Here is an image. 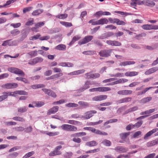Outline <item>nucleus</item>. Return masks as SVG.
<instances>
[{
	"label": "nucleus",
	"mask_w": 158,
	"mask_h": 158,
	"mask_svg": "<svg viewBox=\"0 0 158 158\" xmlns=\"http://www.w3.org/2000/svg\"><path fill=\"white\" fill-rule=\"evenodd\" d=\"M110 76L111 77H122L124 76V74L123 73H118L115 74H111Z\"/></svg>",
	"instance_id": "nucleus-41"
},
{
	"label": "nucleus",
	"mask_w": 158,
	"mask_h": 158,
	"mask_svg": "<svg viewBox=\"0 0 158 158\" xmlns=\"http://www.w3.org/2000/svg\"><path fill=\"white\" fill-rule=\"evenodd\" d=\"M8 70L10 72L16 74L21 75L22 77H24V73L21 70L14 67L9 68L8 69Z\"/></svg>",
	"instance_id": "nucleus-3"
},
{
	"label": "nucleus",
	"mask_w": 158,
	"mask_h": 158,
	"mask_svg": "<svg viewBox=\"0 0 158 158\" xmlns=\"http://www.w3.org/2000/svg\"><path fill=\"white\" fill-rule=\"evenodd\" d=\"M112 50V49L102 50L99 52V54L101 56L107 57L110 56Z\"/></svg>",
	"instance_id": "nucleus-7"
},
{
	"label": "nucleus",
	"mask_w": 158,
	"mask_h": 158,
	"mask_svg": "<svg viewBox=\"0 0 158 158\" xmlns=\"http://www.w3.org/2000/svg\"><path fill=\"white\" fill-rule=\"evenodd\" d=\"M62 147L61 145H59L56 147L55 149V151L56 152H58V155H60L61 154V152L59 150L62 148Z\"/></svg>",
	"instance_id": "nucleus-56"
},
{
	"label": "nucleus",
	"mask_w": 158,
	"mask_h": 158,
	"mask_svg": "<svg viewBox=\"0 0 158 158\" xmlns=\"http://www.w3.org/2000/svg\"><path fill=\"white\" fill-rule=\"evenodd\" d=\"M142 28L144 30H154V25L152 24H144L142 26Z\"/></svg>",
	"instance_id": "nucleus-22"
},
{
	"label": "nucleus",
	"mask_w": 158,
	"mask_h": 158,
	"mask_svg": "<svg viewBox=\"0 0 158 158\" xmlns=\"http://www.w3.org/2000/svg\"><path fill=\"white\" fill-rule=\"evenodd\" d=\"M96 113V111L95 110L87 111L85 113L84 115L81 116V118L86 119H89L94 115V114Z\"/></svg>",
	"instance_id": "nucleus-5"
},
{
	"label": "nucleus",
	"mask_w": 158,
	"mask_h": 158,
	"mask_svg": "<svg viewBox=\"0 0 158 158\" xmlns=\"http://www.w3.org/2000/svg\"><path fill=\"white\" fill-rule=\"evenodd\" d=\"M128 81V80L125 78H120L118 80L114 81L115 85L123 83Z\"/></svg>",
	"instance_id": "nucleus-32"
},
{
	"label": "nucleus",
	"mask_w": 158,
	"mask_h": 158,
	"mask_svg": "<svg viewBox=\"0 0 158 158\" xmlns=\"http://www.w3.org/2000/svg\"><path fill=\"white\" fill-rule=\"evenodd\" d=\"M34 153L35 152L34 151L29 152L23 156V158H28L34 154Z\"/></svg>",
	"instance_id": "nucleus-50"
},
{
	"label": "nucleus",
	"mask_w": 158,
	"mask_h": 158,
	"mask_svg": "<svg viewBox=\"0 0 158 158\" xmlns=\"http://www.w3.org/2000/svg\"><path fill=\"white\" fill-rule=\"evenodd\" d=\"M73 155V153L71 152H66L64 154V158H70Z\"/></svg>",
	"instance_id": "nucleus-47"
},
{
	"label": "nucleus",
	"mask_w": 158,
	"mask_h": 158,
	"mask_svg": "<svg viewBox=\"0 0 158 158\" xmlns=\"http://www.w3.org/2000/svg\"><path fill=\"white\" fill-rule=\"evenodd\" d=\"M40 35H35L34 36L30 37L29 38V40H36L37 39H39Z\"/></svg>",
	"instance_id": "nucleus-53"
},
{
	"label": "nucleus",
	"mask_w": 158,
	"mask_h": 158,
	"mask_svg": "<svg viewBox=\"0 0 158 158\" xmlns=\"http://www.w3.org/2000/svg\"><path fill=\"white\" fill-rule=\"evenodd\" d=\"M60 23L61 25L65 26L66 27H69L72 26V23L69 22H67L64 21H60Z\"/></svg>",
	"instance_id": "nucleus-37"
},
{
	"label": "nucleus",
	"mask_w": 158,
	"mask_h": 158,
	"mask_svg": "<svg viewBox=\"0 0 158 158\" xmlns=\"http://www.w3.org/2000/svg\"><path fill=\"white\" fill-rule=\"evenodd\" d=\"M92 84H93L91 81H86L85 82L84 85L79 89V92H81L84 91L85 90L89 89L90 87V85H91Z\"/></svg>",
	"instance_id": "nucleus-11"
},
{
	"label": "nucleus",
	"mask_w": 158,
	"mask_h": 158,
	"mask_svg": "<svg viewBox=\"0 0 158 158\" xmlns=\"http://www.w3.org/2000/svg\"><path fill=\"white\" fill-rule=\"evenodd\" d=\"M158 70V67H155L150 69L146 71L144 74L146 75L150 74L152 73L155 72Z\"/></svg>",
	"instance_id": "nucleus-20"
},
{
	"label": "nucleus",
	"mask_w": 158,
	"mask_h": 158,
	"mask_svg": "<svg viewBox=\"0 0 158 158\" xmlns=\"http://www.w3.org/2000/svg\"><path fill=\"white\" fill-rule=\"evenodd\" d=\"M68 16L67 14H59L55 16L56 18L60 19H64L66 18Z\"/></svg>",
	"instance_id": "nucleus-30"
},
{
	"label": "nucleus",
	"mask_w": 158,
	"mask_h": 158,
	"mask_svg": "<svg viewBox=\"0 0 158 158\" xmlns=\"http://www.w3.org/2000/svg\"><path fill=\"white\" fill-rule=\"evenodd\" d=\"M2 86L5 89H14L17 87L18 86V85L17 83H8L3 85Z\"/></svg>",
	"instance_id": "nucleus-9"
},
{
	"label": "nucleus",
	"mask_w": 158,
	"mask_h": 158,
	"mask_svg": "<svg viewBox=\"0 0 158 158\" xmlns=\"http://www.w3.org/2000/svg\"><path fill=\"white\" fill-rule=\"evenodd\" d=\"M60 127L62 130L67 131H76L77 129L76 127L68 124H64Z\"/></svg>",
	"instance_id": "nucleus-2"
},
{
	"label": "nucleus",
	"mask_w": 158,
	"mask_h": 158,
	"mask_svg": "<svg viewBox=\"0 0 158 158\" xmlns=\"http://www.w3.org/2000/svg\"><path fill=\"white\" fill-rule=\"evenodd\" d=\"M24 131L27 133L31 132L32 131V128L31 126H30L25 128Z\"/></svg>",
	"instance_id": "nucleus-64"
},
{
	"label": "nucleus",
	"mask_w": 158,
	"mask_h": 158,
	"mask_svg": "<svg viewBox=\"0 0 158 158\" xmlns=\"http://www.w3.org/2000/svg\"><path fill=\"white\" fill-rule=\"evenodd\" d=\"M44 11V10L42 9H38L36 10H34L32 13L31 15L33 16H37L38 15Z\"/></svg>",
	"instance_id": "nucleus-24"
},
{
	"label": "nucleus",
	"mask_w": 158,
	"mask_h": 158,
	"mask_svg": "<svg viewBox=\"0 0 158 158\" xmlns=\"http://www.w3.org/2000/svg\"><path fill=\"white\" fill-rule=\"evenodd\" d=\"M152 99V98L151 97H148L142 99L139 101V102L141 104H144L150 102Z\"/></svg>",
	"instance_id": "nucleus-26"
},
{
	"label": "nucleus",
	"mask_w": 158,
	"mask_h": 158,
	"mask_svg": "<svg viewBox=\"0 0 158 158\" xmlns=\"http://www.w3.org/2000/svg\"><path fill=\"white\" fill-rule=\"evenodd\" d=\"M114 33L111 32H106L102 34L101 35L98 36V38L100 39H103L110 37L114 35Z\"/></svg>",
	"instance_id": "nucleus-14"
},
{
	"label": "nucleus",
	"mask_w": 158,
	"mask_h": 158,
	"mask_svg": "<svg viewBox=\"0 0 158 158\" xmlns=\"http://www.w3.org/2000/svg\"><path fill=\"white\" fill-rule=\"evenodd\" d=\"M34 23V19H31L30 20L28 21L25 23V25L27 26H31Z\"/></svg>",
	"instance_id": "nucleus-61"
},
{
	"label": "nucleus",
	"mask_w": 158,
	"mask_h": 158,
	"mask_svg": "<svg viewBox=\"0 0 158 158\" xmlns=\"http://www.w3.org/2000/svg\"><path fill=\"white\" fill-rule=\"evenodd\" d=\"M93 38V36L92 35L85 36L83 39L78 41V44L79 45H81L86 44L90 41Z\"/></svg>",
	"instance_id": "nucleus-6"
},
{
	"label": "nucleus",
	"mask_w": 158,
	"mask_h": 158,
	"mask_svg": "<svg viewBox=\"0 0 158 158\" xmlns=\"http://www.w3.org/2000/svg\"><path fill=\"white\" fill-rule=\"evenodd\" d=\"M135 62L133 61H125L119 63V65L120 66H126L127 65L133 64Z\"/></svg>",
	"instance_id": "nucleus-23"
},
{
	"label": "nucleus",
	"mask_w": 158,
	"mask_h": 158,
	"mask_svg": "<svg viewBox=\"0 0 158 158\" xmlns=\"http://www.w3.org/2000/svg\"><path fill=\"white\" fill-rule=\"evenodd\" d=\"M132 93V91L131 90L127 89L122 90L118 91L117 92L118 94L121 95H127L131 94Z\"/></svg>",
	"instance_id": "nucleus-18"
},
{
	"label": "nucleus",
	"mask_w": 158,
	"mask_h": 158,
	"mask_svg": "<svg viewBox=\"0 0 158 158\" xmlns=\"http://www.w3.org/2000/svg\"><path fill=\"white\" fill-rule=\"evenodd\" d=\"M28 109V107L26 106L20 107L18 108V112L20 113H23L26 112Z\"/></svg>",
	"instance_id": "nucleus-29"
},
{
	"label": "nucleus",
	"mask_w": 158,
	"mask_h": 158,
	"mask_svg": "<svg viewBox=\"0 0 158 158\" xmlns=\"http://www.w3.org/2000/svg\"><path fill=\"white\" fill-rule=\"evenodd\" d=\"M98 25H103L106 24L108 23V20L106 18L101 19L98 20Z\"/></svg>",
	"instance_id": "nucleus-31"
},
{
	"label": "nucleus",
	"mask_w": 158,
	"mask_h": 158,
	"mask_svg": "<svg viewBox=\"0 0 158 158\" xmlns=\"http://www.w3.org/2000/svg\"><path fill=\"white\" fill-rule=\"evenodd\" d=\"M52 118H54L56 119H59L61 121H64V119L62 117H60L57 115H52L51 116Z\"/></svg>",
	"instance_id": "nucleus-59"
},
{
	"label": "nucleus",
	"mask_w": 158,
	"mask_h": 158,
	"mask_svg": "<svg viewBox=\"0 0 158 158\" xmlns=\"http://www.w3.org/2000/svg\"><path fill=\"white\" fill-rule=\"evenodd\" d=\"M102 143L104 145L106 146H110L111 145V143L109 140L105 139L102 141Z\"/></svg>",
	"instance_id": "nucleus-44"
},
{
	"label": "nucleus",
	"mask_w": 158,
	"mask_h": 158,
	"mask_svg": "<svg viewBox=\"0 0 158 158\" xmlns=\"http://www.w3.org/2000/svg\"><path fill=\"white\" fill-rule=\"evenodd\" d=\"M114 13H115L118 14L122 15L127 16L128 15H132L133 14L131 13H129L127 12H124L120 11H115Z\"/></svg>",
	"instance_id": "nucleus-38"
},
{
	"label": "nucleus",
	"mask_w": 158,
	"mask_h": 158,
	"mask_svg": "<svg viewBox=\"0 0 158 158\" xmlns=\"http://www.w3.org/2000/svg\"><path fill=\"white\" fill-rule=\"evenodd\" d=\"M158 131V128H155L153 129L152 130L150 131L147 133L144 137V139H147L148 137L151 136L152 134Z\"/></svg>",
	"instance_id": "nucleus-16"
},
{
	"label": "nucleus",
	"mask_w": 158,
	"mask_h": 158,
	"mask_svg": "<svg viewBox=\"0 0 158 158\" xmlns=\"http://www.w3.org/2000/svg\"><path fill=\"white\" fill-rule=\"evenodd\" d=\"M117 19V18L112 19L111 18H108V20L111 23H116Z\"/></svg>",
	"instance_id": "nucleus-63"
},
{
	"label": "nucleus",
	"mask_w": 158,
	"mask_h": 158,
	"mask_svg": "<svg viewBox=\"0 0 158 158\" xmlns=\"http://www.w3.org/2000/svg\"><path fill=\"white\" fill-rule=\"evenodd\" d=\"M81 38V36L80 35H77L74 36L73 39L72 40L75 42L76 41H77L80 40Z\"/></svg>",
	"instance_id": "nucleus-55"
},
{
	"label": "nucleus",
	"mask_w": 158,
	"mask_h": 158,
	"mask_svg": "<svg viewBox=\"0 0 158 158\" xmlns=\"http://www.w3.org/2000/svg\"><path fill=\"white\" fill-rule=\"evenodd\" d=\"M138 109V107L137 106L130 108L125 111V114H127L129 112H133L137 110Z\"/></svg>",
	"instance_id": "nucleus-35"
},
{
	"label": "nucleus",
	"mask_w": 158,
	"mask_h": 158,
	"mask_svg": "<svg viewBox=\"0 0 158 158\" xmlns=\"http://www.w3.org/2000/svg\"><path fill=\"white\" fill-rule=\"evenodd\" d=\"M94 133L99 135H108L107 133L105 132L96 129L95 130Z\"/></svg>",
	"instance_id": "nucleus-40"
},
{
	"label": "nucleus",
	"mask_w": 158,
	"mask_h": 158,
	"mask_svg": "<svg viewBox=\"0 0 158 158\" xmlns=\"http://www.w3.org/2000/svg\"><path fill=\"white\" fill-rule=\"evenodd\" d=\"M96 52L91 50L84 51L82 52V53L85 55H93L95 54Z\"/></svg>",
	"instance_id": "nucleus-42"
},
{
	"label": "nucleus",
	"mask_w": 158,
	"mask_h": 158,
	"mask_svg": "<svg viewBox=\"0 0 158 158\" xmlns=\"http://www.w3.org/2000/svg\"><path fill=\"white\" fill-rule=\"evenodd\" d=\"M78 106V104H77L71 102L65 104V106L68 107H77Z\"/></svg>",
	"instance_id": "nucleus-39"
},
{
	"label": "nucleus",
	"mask_w": 158,
	"mask_h": 158,
	"mask_svg": "<svg viewBox=\"0 0 158 158\" xmlns=\"http://www.w3.org/2000/svg\"><path fill=\"white\" fill-rule=\"evenodd\" d=\"M16 45V41H11V40H8L4 41L2 44V46H13Z\"/></svg>",
	"instance_id": "nucleus-13"
},
{
	"label": "nucleus",
	"mask_w": 158,
	"mask_h": 158,
	"mask_svg": "<svg viewBox=\"0 0 158 158\" xmlns=\"http://www.w3.org/2000/svg\"><path fill=\"white\" fill-rule=\"evenodd\" d=\"M98 143L94 140H93L88 142H86L85 143V145L86 146H89V147H93L97 145Z\"/></svg>",
	"instance_id": "nucleus-33"
},
{
	"label": "nucleus",
	"mask_w": 158,
	"mask_h": 158,
	"mask_svg": "<svg viewBox=\"0 0 158 158\" xmlns=\"http://www.w3.org/2000/svg\"><path fill=\"white\" fill-rule=\"evenodd\" d=\"M130 134L129 132L122 133L120 135V137L122 139L124 140Z\"/></svg>",
	"instance_id": "nucleus-34"
},
{
	"label": "nucleus",
	"mask_w": 158,
	"mask_h": 158,
	"mask_svg": "<svg viewBox=\"0 0 158 158\" xmlns=\"http://www.w3.org/2000/svg\"><path fill=\"white\" fill-rule=\"evenodd\" d=\"M12 119L14 120L21 122H24L25 120L23 118L20 117H15L13 118Z\"/></svg>",
	"instance_id": "nucleus-43"
},
{
	"label": "nucleus",
	"mask_w": 158,
	"mask_h": 158,
	"mask_svg": "<svg viewBox=\"0 0 158 158\" xmlns=\"http://www.w3.org/2000/svg\"><path fill=\"white\" fill-rule=\"evenodd\" d=\"M63 75L62 73H56L51 76V79H53L59 77H60L62 76Z\"/></svg>",
	"instance_id": "nucleus-45"
},
{
	"label": "nucleus",
	"mask_w": 158,
	"mask_h": 158,
	"mask_svg": "<svg viewBox=\"0 0 158 158\" xmlns=\"http://www.w3.org/2000/svg\"><path fill=\"white\" fill-rule=\"evenodd\" d=\"M114 150L117 152L123 153L127 152L128 150V148L124 146H118L116 147Z\"/></svg>",
	"instance_id": "nucleus-8"
},
{
	"label": "nucleus",
	"mask_w": 158,
	"mask_h": 158,
	"mask_svg": "<svg viewBox=\"0 0 158 158\" xmlns=\"http://www.w3.org/2000/svg\"><path fill=\"white\" fill-rule=\"evenodd\" d=\"M41 132L44 134H45L50 136H54L58 135L59 132L58 131L55 132H48L46 131H41Z\"/></svg>",
	"instance_id": "nucleus-25"
},
{
	"label": "nucleus",
	"mask_w": 158,
	"mask_h": 158,
	"mask_svg": "<svg viewBox=\"0 0 158 158\" xmlns=\"http://www.w3.org/2000/svg\"><path fill=\"white\" fill-rule=\"evenodd\" d=\"M31 57H34L37 55V51L35 50L31 51L27 53Z\"/></svg>",
	"instance_id": "nucleus-46"
},
{
	"label": "nucleus",
	"mask_w": 158,
	"mask_h": 158,
	"mask_svg": "<svg viewBox=\"0 0 158 158\" xmlns=\"http://www.w3.org/2000/svg\"><path fill=\"white\" fill-rule=\"evenodd\" d=\"M43 59L41 57H36L30 61L28 64L30 65H33L38 63H41L43 61Z\"/></svg>",
	"instance_id": "nucleus-10"
},
{
	"label": "nucleus",
	"mask_w": 158,
	"mask_h": 158,
	"mask_svg": "<svg viewBox=\"0 0 158 158\" xmlns=\"http://www.w3.org/2000/svg\"><path fill=\"white\" fill-rule=\"evenodd\" d=\"M111 90L110 88L107 87H98L94 88L89 89V91L90 92H94L95 91L99 92H106Z\"/></svg>",
	"instance_id": "nucleus-4"
},
{
	"label": "nucleus",
	"mask_w": 158,
	"mask_h": 158,
	"mask_svg": "<svg viewBox=\"0 0 158 158\" xmlns=\"http://www.w3.org/2000/svg\"><path fill=\"white\" fill-rule=\"evenodd\" d=\"M17 94L20 95H27L28 93L24 90H16Z\"/></svg>",
	"instance_id": "nucleus-48"
},
{
	"label": "nucleus",
	"mask_w": 158,
	"mask_h": 158,
	"mask_svg": "<svg viewBox=\"0 0 158 158\" xmlns=\"http://www.w3.org/2000/svg\"><path fill=\"white\" fill-rule=\"evenodd\" d=\"M3 95L0 96V102L7 98L8 96L15 97L17 94L16 90L13 92H4L3 93Z\"/></svg>",
	"instance_id": "nucleus-1"
},
{
	"label": "nucleus",
	"mask_w": 158,
	"mask_h": 158,
	"mask_svg": "<svg viewBox=\"0 0 158 158\" xmlns=\"http://www.w3.org/2000/svg\"><path fill=\"white\" fill-rule=\"evenodd\" d=\"M67 123L71 124L74 125H76L78 123H80L79 122L71 120H68V121Z\"/></svg>",
	"instance_id": "nucleus-49"
},
{
	"label": "nucleus",
	"mask_w": 158,
	"mask_h": 158,
	"mask_svg": "<svg viewBox=\"0 0 158 158\" xmlns=\"http://www.w3.org/2000/svg\"><path fill=\"white\" fill-rule=\"evenodd\" d=\"M139 72L135 71H128L125 73L124 75L127 77H133L138 75Z\"/></svg>",
	"instance_id": "nucleus-21"
},
{
	"label": "nucleus",
	"mask_w": 158,
	"mask_h": 158,
	"mask_svg": "<svg viewBox=\"0 0 158 158\" xmlns=\"http://www.w3.org/2000/svg\"><path fill=\"white\" fill-rule=\"evenodd\" d=\"M44 104V103L43 102H37L35 103V106L37 107H40L43 106Z\"/></svg>",
	"instance_id": "nucleus-54"
},
{
	"label": "nucleus",
	"mask_w": 158,
	"mask_h": 158,
	"mask_svg": "<svg viewBox=\"0 0 158 158\" xmlns=\"http://www.w3.org/2000/svg\"><path fill=\"white\" fill-rule=\"evenodd\" d=\"M66 46L63 44H59L55 48L56 49L61 51H65L66 50Z\"/></svg>",
	"instance_id": "nucleus-28"
},
{
	"label": "nucleus",
	"mask_w": 158,
	"mask_h": 158,
	"mask_svg": "<svg viewBox=\"0 0 158 158\" xmlns=\"http://www.w3.org/2000/svg\"><path fill=\"white\" fill-rule=\"evenodd\" d=\"M105 27L106 28H109V29L111 30L115 29L116 28V27L114 26L112 24L107 25Z\"/></svg>",
	"instance_id": "nucleus-58"
},
{
	"label": "nucleus",
	"mask_w": 158,
	"mask_h": 158,
	"mask_svg": "<svg viewBox=\"0 0 158 158\" xmlns=\"http://www.w3.org/2000/svg\"><path fill=\"white\" fill-rule=\"evenodd\" d=\"M58 109L59 107L58 106H53L48 110L47 114L48 115H50L52 114H55L58 111Z\"/></svg>",
	"instance_id": "nucleus-17"
},
{
	"label": "nucleus",
	"mask_w": 158,
	"mask_h": 158,
	"mask_svg": "<svg viewBox=\"0 0 158 158\" xmlns=\"http://www.w3.org/2000/svg\"><path fill=\"white\" fill-rule=\"evenodd\" d=\"M116 24L119 25H124L126 24V23L123 21L120 20L118 19H117Z\"/></svg>",
	"instance_id": "nucleus-60"
},
{
	"label": "nucleus",
	"mask_w": 158,
	"mask_h": 158,
	"mask_svg": "<svg viewBox=\"0 0 158 158\" xmlns=\"http://www.w3.org/2000/svg\"><path fill=\"white\" fill-rule=\"evenodd\" d=\"M42 90L46 94L52 97L55 98L56 97V94L51 90L48 89H43Z\"/></svg>",
	"instance_id": "nucleus-15"
},
{
	"label": "nucleus",
	"mask_w": 158,
	"mask_h": 158,
	"mask_svg": "<svg viewBox=\"0 0 158 158\" xmlns=\"http://www.w3.org/2000/svg\"><path fill=\"white\" fill-rule=\"evenodd\" d=\"M156 145L155 140L150 141L147 143L146 145L147 147H151Z\"/></svg>",
	"instance_id": "nucleus-51"
},
{
	"label": "nucleus",
	"mask_w": 158,
	"mask_h": 158,
	"mask_svg": "<svg viewBox=\"0 0 158 158\" xmlns=\"http://www.w3.org/2000/svg\"><path fill=\"white\" fill-rule=\"evenodd\" d=\"M100 151L99 148H97L92 150H90L86 151V153H95L99 152Z\"/></svg>",
	"instance_id": "nucleus-57"
},
{
	"label": "nucleus",
	"mask_w": 158,
	"mask_h": 158,
	"mask_svg": "<svg viewBox=\"0 0 158 158\" xmlns=\"http://www.w3.org/2000/svg\"><path fill=\"white\" fill-rule=\"evenodd\" d=\"M143 5L151 7H153L155 5V3L150 0H144Z\"/></svg>",
	"instance_id": "nucleus-19"
},
{
	"label": "nucleus",
	"mask_w": 158,
	"mask_h": 158,
	"mask_svg": "<svg viewBox=\"0 0 158 158\" xmlns=\"http://www.w3.org/2000/svg\"><path fill=\"white\" fill-rule=\"evenodd\" d=\"M20 33V31L17 29H14L10 31L11 34L15 36L19 34Z\"/></svg>",
	"instance_id": "nucleus-52"
},
{
	"label": "nucleus",
	"mask_w": 158,
	"mask_h": 158,
	"mask_svg": "<svg viewBox=\"0 0 158 158\" xmlns=\"http://www.w3.org/2000/svg\"><path fill=\"white\" fill-rule=\"evenodd\" d=\"M107 96L105 95H101L93 97L92 99L93 101H99L106 99Z\"/></svg>",
	"instance_id": "nucleus-12"
},
{
	"label": "nucleus",
	"mask_w": 158,
	"mask_h": 158,
	"mask_svg": "<svg viewBox=\"0 0 158 158\" xmlns=\"http://www.w3.org/2000/svg\"><path fill=\"white\" fill-rule=\"evenodd\" d=\"M93 73H92L90 72H89L86 73L85 74V75L86 76V79H93Z\"/></svg>",
	"instance_id": "nucleus-62"
},
{
	"label": "nucleus",
	"mask_w": 158,
	"mask_h": 158,
	"mask_svg": "<svg viewBox=\"0 0 158 158\" xmlns=\"http://www.w3.org/2000/svg\"><path fill=\"white\" fill-rule=\"evenodd\" d=\"M132 98L130 97H126L122 98L118 101V103L127 102L131 101Z\"/></svg>",
	"instance_id": "nucleus-27"
},
{
	"label": "nucleus",
	"mask_w": 158,
	"mask_h": 158,
	"mask_svg": "<svg viewBox=\"0 0 158 158\" xmlns=\"http://www.w3.org/2000/svg\"><path fill=\"white\" fill-rule=\"evenodd\" d=\"M78 104L84 108H86L89 106V104L88 103L84 101H79Z\"/></svg>",
	"instance_id": "nucleus-36"
}]
</instances>
